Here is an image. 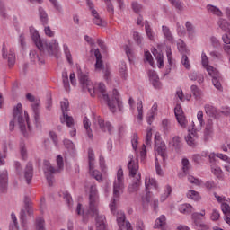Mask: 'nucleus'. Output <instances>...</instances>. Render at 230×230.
Returning <instances> with one entry per match:
<instances>
[{
    "label": "nucleus",
    "instance_id": "16",
    "mask_svg": "<svg viewBox=\"0 0 230 230\" xmlns=\"http://www.w3.org/2000/svg\"><path fill=\"white\" fill-rule=\"evenodd\" d=\"M23 174L27 184H30L31 179H33V164H31V163L27 164Z\"/></svg>",
    "mask_w": 230,
    "mask_h": 230
},
{
    "label": "nucleus",
    "instance_id": "30",
    "mask_svg": "<svg viewBox=\"0 0 230 230\" xmlns=\"http://www.w3.org/2000/svg\"><path fill=\"white\" fill-rule=\"evenodd\" d=\"M145 184L146 191H148L150 188H155L157 190V181L154 178H146Z\"/></svg>",
    "mask_w": 230,
    "mask_h": 230
},
{
    "label": "nucleus",
    "instance_id": "18",
    "mask_svg": "<svg viewBox=\"0 0 230 230\" xmlns=\"http://www.w3.org/2000/svg\"><path fill=\"white\" fill-rule=\"evenodd\" d=\"M207 11L208 12V13H211L212 15H216V17L224 16V13L222 12V10H220V8L213 4H208Z\"/></svg>",
    "mask_w": 230,
    "mask_h": 230
},
{
    "label": "nucleus",
    "instance_id": "19",
    "mask_svg": "<svg viewBox=\"0 0 230 230\" xmlns=\"http://www.w3.org/2000/svg\"><path fill=\"white\" fill-rule=\"evenodd\" d=\"M204 109H205L206 114L210 118H217V116H218V110H217L215 106L211 104H206L204 106Z\"/></svg>",
    "mask_w": 230,
    "mask_h": 230
},
{
    "label": "nucleus",
    "instance_id": "42",
    "mask_svg": "<svg viewBox=\"0 0 230 230\" xmlns=\"http://www.w3.org/2000/svg\"><path fill=\"white\" fill-rule=\"evenodd\" d=\"M137 119L139 121H143V101H138L137 103Z\"/></svg>",
    "mask_w": 230,
    "mask_h": 230
},
{
    "label": "nucleus",
    "instance_id": "9",
    "mask_svg": "<svg viewBox=\"0 0 230 230\" xmlns=\"http://www.w3.org/2000/svg\"><path fill=\"white\" fill-rule=\"evenodd\" d=\"M209 76L212 78V84L216 89L218 91H222V84H220V72L217 70V68L208 65V66L205 67Z\"/></svg>",
    "mask_w": 230,
    "mask_h": 230
},
{
    "label": "nucleus",
    "instance_id": "3",
    "mask_svg": "<svg viewBox=\"0 0 230 230\" xmlns=\"http://www.w3.org/2000/svg\"><path fill=\"white\" fill-rule=\"evenodd\" d=\"M125 188L123 169L119 168L117 172V179L113 183V199L110 203V209L112 215H117V224L119 229L125 226L127 230H134L130 222H125V213L123 211H116V203L119 199V195L123 193Z\"/></svg>",
    "mask_w": 230,
    "mask_h": 230
},
{
    "label": "nucleus",
    "instance_id": "4",
    "mask_svg": "<svg viewBox=\"0 0 230 230\" xmlns=\"http://www.w3.org/2000/svg\"><path fill=\"white\" fill-rule=\"evenodd\" d=\"M15 123H17L21 132H22L24 136H26L27 132H31L30 117H28V112H22V103H18L13 109V118L9 124L10 130H13V128H15Z\"/></svg>",
    "mask_w": 230,
    "mask_h": 230
},
{
    "label": "nucleus",
    "instance_id": "27",
    "mask_svg": "<svg viewBox=\"0 0 230 230\" xmlns=\"http://www.w3.org/2000/svg\"><path fill=\"white\" fill-rule=\"evenodd\" d=\"M83 125L86 130V134L90 139H93V130H91V122L87 117L84 118Z\"/></svg>",
    "mask_w": 230,
    "mask_h": 230
},
{
    "label": "nucleus",
    "instance_id": "20",
    "mask_svg": "<svg viewBox=\"0 0 230 230\" xmlns=\"http://www.w3.org/2000/svg\"><path fill=\"white\" fill-rule=\"evenodd\" d=\"M141 183V174H137L135 178L133 184L128 187V193H136L139 190V184Z\"/></svg>",
    "mask_w": 230,
    "mask_h": 230
},
{
    "label": "nucleus",
    "instance_id": "2",
    "mask_svg": "<svg viewBox=\"0 0 230 230\" xmlns=\"http://www.w3.org/2000/svg\"><path fill=\"white\" fill-rule=\"evenodd\" d=\"M75 212L79 217H83L84 222L89 220V215L95 217L96 230H107V217L103 215H98V189L96 185H92L89 195V208L87 212L84 210L82 204H77Z\"/></svg>",
    "mask_w": 230,
    "mask_h": 230
},
{
    "label": "nucleus",
    "instance_id": "54",
    "mask_svg": "<svg viewBox=\"0 0 230 230\" xmlns=\"http://www.w3.org/2000/svg\"><path fill=\"white\" fill-rule=\"evenodd\" d=\"M221 209L224 213V215H226V217H229L230 215V206L227 203H222L221 204Z\"/></svg>",
    "mask_w": 230,
    "mask_h": 230
},
{
    "label": "nucleus",
    "instance_id": "59",
    "mask_svg": "<svg viewBox=\"0 0 230 230\" xmlns=\"http://www.w3.org/2000/svg\"><path fill=\"white\" fill-rule=\"evenodd\" d=\"M63 143L67 150H75V144H73V141L65 139Z\"/></svg>",
    "mask_w": 230,
    "mask_h": 230
},
{
    "label": "nucleus",
    "instance_id": "61",
    "mask_svg": "<svg viewBox=\"0 0 230 230\" xmlns=\"http://www.w3.org/2000/svg\"><path fill=\"white\" fill-rule=\"evenodd\" d=\"M133 39L138 45L141 44V42H143V37L137 31L133 32Z\"/></svg>",
    "mask_w": 230,
    "mask_h": 230
},
{
    "label": "nucleus",
    "instance_id": "17",
    "mask_svg": "<svg viewBox=\"0 0 230 230\" xmlns=\"http://www.w3.org/2000/svg\"><path fill=\"white\" fill-rule=\"evenodd\" d=\"M197 119L199 121V125H195V122L192 121V130H201L202 126L204 125V112L202 111H198Z\"/></svg>",
    "mask_w": 230,
    "mask_h": 230
},
{
    "label": "nucleus",
    "instance_id": "31",
    "mask_svg": "<svg viewBox=\"0 0 230 230\" xmlns=\"http://www.w3.org/2000/svg\"><path fill=\"white\" fill-rule=\"evenodd\" d=\"M145 30H146V35L149 39V40H152V41L155 40V32H154L152 28L150 27V24L146 23Z\"/></svg>",
    "mask_w": 230,
    "mask_h": 230
},
{
    "label": "nucleus",
    "instance_id": "22",
    "mask_svg": "<svg viewBox=\"0 0 230 230\" xmlns=\"http://www.w3.org/2000/svg\"><path fill=\"white\" fill-rule=\"evenodd\" d=\"M162 32H163L164 39H166L169 42H173V34L172 33L170 27L163 25Z\"/></svg>",
    "mask_w": 230,
    "mask_h": 230
},
{
    "label": "nucleus",
    "instance_id": "26",
    "mask_svg": "<svg viewBox=\"0 0 230 230\" xmlns=\"http://www.w3.org/2000/svg\"><path fill=\"white\" fill-rule=\"evenodd\" d=\"M166 224V217L164 215H162L155 220L154 228L155 229H163L164 227V225Z\"/></svg>",
    "mask_w": 230,
    "mask_h": 230
},
{
    "label": "nucleus",
    "instance_id": "7",
    "mask_svg": "<svg viewBox=\"0 0 230 230\" xmlns=\"http://www.w3.org/2000/svg\"><path fill=\"white\" fill-rule=\"evenodd\" d=\"M8 152V147L4 145L2 149H0V166L5 164L4 159H6V154ZM6 186H8V171L4 169L0 171V193L6 190Z\"/></svg>",
    "mask_w": 230,
    "mask_h": 230
},
{
    "label": "nucleus",
    "instance_id": "23",
    "mask_svg": "<svg viewBox=\"0 0 230 230\" xmlns=\"http://www.w3.org/2000/svg\"><path fill=\"white\" fill-rule=\"evenodd\" d=\"M94 55L96 58L95 69L96 71H102V67H103V60H102V54L100 53V50L96 49Z\"/></svg>",
    "mask_w": 230,
    "mask_h": 230
},
{
    "label": "nucleus",
    "instance_id": "45",
    "mask_svg": "<svg viewBox=\"0 0 230 230\" xmlns=\"http://www.w3.org/2000/svg\"><path fill=\"white\" fill-rule=\"evenodd\" d=\"M162 127L165 134H168L172 130V123L168 119H164L162 121Z\"/></svg>",
    "mask_w": 230,
    "mask_h": 230
},
{
    "label": "nucleus",
    "instance_id": "13",
    "mask_svg": "<svg viewBox=\"0 0 230 230\" xmlns=\"http://www.w3.org/2000/svg\"><path fill=\"white\" fill-rule=\"evenodd\" d=\"M155 155L158 160L160 159V161H163V163H164V161H166V145L164 143H155Z\"/></svg>",
    "mask_w": 230,
    "mask_h": 230
},
{
    "label": "nucleus",
    "instance_id": "21",
    "mask_svg": "<svg viewBox=\"0 0 230 230\" xmlns=\"http://www.w3.org/2000/svg\"><path fill=\"white\" fill-rule=\"evenodd\" d=\"M62 82L65 90L66 93H69V91H71V85L69 84V75H67L66 69H64L62 72Z\"/></svg>",
    "mask_w": 230,
    "mask_h": 230
},
{
    "label": "nucleus",
    "instance_id": "1",
    "mask_svg": "<svg viewBox=\"0 0 230 230\" xmlns=\"http://www.w3.org/2000/svg\"><path fill=\"white\" fill-rule=\"evenodd\" d=\"M79 82L83 90L85 93H89L90 96L94 98L95 94H98L99 98L107 102L108 107L111 112H116L119 111H123V102H121V97L118 90L114 89L112 91L111 98H109L107 90L105 89V84L103 83H99L98 84H93L91 80H89V75L80 73L78 75Z\"/></svg>",
    "mask_w": 230,
    "mask_h": 230
},
{
    "label": "nucleus",
    "instance_id": "12",
    "mask_svg": "<svg viewBox=\"0 0 230 230\" xmlns=\"http://www.w3.org/2000/svg\"><path fill=\"white\" fill-rule=\"evenodd\" d=\"M6 51V44L4 43L2 47V57L4 60H7L9 67H13L15 65V52L13 49H10L8 53Z\"/></svg>",
    "mask_w": 230,
    "mask_h": 230
},
{
    "label": "nucleus",
    "instance_id": "39",
    "mask_svg": "<svg viewBox=\"0 0 230 230\" xmlns=\"http://www.w3.org/2000/svg\"><path fill=\"white\" fill-rule=\"evenodd\" d=\"M192 219H193L195 226H197V227H202L203 224H202V218L200 217V214H199L197 212L193 213Z\"/></svg>",
    "mask_w": 230,
    "mask_h": 230
},
{
    "label": "nucleus",
    "instance_id": "6",
    "mask_svg": "<svg viewBox=\"0 0 230 230\" xmlns=\"http://www.w3.org/2000/svg\"><path fill=\"white\" fill-rule=\"evenodd\" d=\"M56 161L58 169H55V167L49 162H45L44 164V173L49 186H53V173H57V172H60V170H64V157H62V155H58Z\"/></svg>",
    "mask_w": 230,
    "mask_h": 230
},
{
    "label": "nucleus",
    "instance_id": "43",
    "mask_svg": "<svg viewBox=\"0 0 230 230\" xmlns=\"http://www.w3.org/2000/svg\"><path fill=\"white\" fill-rule=\"evenodd\" d=\"M172 193V187L170 185L165 186L164 193L161 195L160 200L162 202H164L168 197H170V194Z\"/></svg>",
    "mask_w": 230,
    "mask_h": 230
},
{
    "label": "nucleus",
    "instance_id": "49",
    "mask_svg": "<svg viewBox=\"0 0 230 230\" xmlns=\"http://www.w3.org/2000/svg\"><path fill=\"white\" fill-rule=\"evenodd\" d=\"M181 164L184 173H188L190 168H191V165L190 164V160H188L187 158H183L181 161Z\"/></svg>",
    "mask_w": 230,
    "mask_h": 230
},
{
    "label": "nucleus",
    "instance_id": "51",
    "mask_svg": "<svg viewBox=\"0 0 230 230\" xmlns=\"http://www.w3.org/2000/svg\"><path fill=\"white\" fill-rule=\"evenodd\" d=\"M131 6L135 13H139L143 10V5L137 2H132Z\"/></svg>",
    "mask_w": 230,
    "mask_h": 230
},
{
    "label": "nucleus",
    "instance_id": "53",
    "mask_svg": "<svg viewBox=\"0 0 230 230\" xmlns=\"http://www.w3.org/2000/svg\"><path fill=\"white\" fill-rule=\"evenodd\" d=\"M181 64L184 66L185 69H190L191 67V65H190V59L186 55H183L181 58Z\"/></svg>",
    "mask_w": 230,
    "mask_h": 230
},
{
    "label": "nucleus",
    "instance_id": "60",
    "mask_svg": "<svg viewBox=\"0 0 230 230\" xmlns=\"http://www.w3.org/2000/svg\"><path fill=\"white\" fill-rule=\"evenodd\" d=\"M174 114L176 118L179 116H184V111H182V107H181V105H176V107L174 108Z\"/></svg>",
    "mask_w": 230,
    "mask_h": 230
},
{
    "label": "nucleus",
    "instance_id": "35",
    "mask_svg": "<svg viewBox=\"0 0 230 230\" xmlns=\"http://www.w3.org/2000/svg\"><path fill=\"white\" fill-rule=\"evenodd\" d=\"M63 50L68 64H70V66H73V57L71 56V50H69V47L67 46V44L63 45Z\"/></svg>",
    "mask_w": 230,
    "mask_h": 230
},
{
    "label": "nucleus",
    "instance_id": "38",
    "mask_svg": "<svg viewBox=\"0 0 230 230\" xmlns=\"http://www.w3.org/2000/svg\"><path fill=\"white\" fill-rule=\"evenodd\" d=\"M60 107L63 112V116H66V114H67V111H69V101L67 99L61 101Z\"/></svg>",
    "mask_w": 230,
    "mask_h": 230
},
{
    "label": "nucleus",
    "instance_id": "46",
    "mask_svg": "<svg viewBox=\"0 0 230 230\" xmlns=\"http://www.w3.org/2000/svg\"><path fill=\"white\" fill-rule=\"evenodd\" d=\"M36 230H46L45 222L42 217H38L36 219Z\"/></svg>",
    "mask_w": 230,
    "mask_h": 230
},
{
    "label": "nucleus",
    "instance_id": "57",
    "mask_svg": "<svg viewBox=\"0 0 230 230\" xmlns=\"http://www.w3.org/2000/svg\"><path fill=\"white\" fill-rule=\"evenodd\" d=\"M144 57L145 60L148 62L150 66H154V58H152L150 51H146Z\"/></svg>",
    "mask_w": 230,
    "mask_h": 230
},
{
    "label": "nucleus",
    "instance_id": "55",
    "mask_svg": "<svg viewBox=\"0 0 230 230\" xmlns=\"http://www.w3.org/2000/svg\"><path fill=\"white\" fill-rule=\"evenodd\" d=\"M217 157L218 159H221V161H224L227 164H230V158L226 155H224L222 153H217Z\"/></svg>",
    "mask_w": 230,
    "mask_h": 230
},
{
    "label": "nucleus",
    "instance_id": "28",
    "mask_svg": "<svg viewBox=\"0 0 230 230\" xmlns=\"http://www.w3.org/2000/svg\"><path fill=\"white\" fill-rule=\"evenodd\" d=\"M185 28L188 31V36L190 37V39H194L196 31L193 23H191L190 22H186Z\"/></svg>",
    "mask_w": 230,
    "mask_h": 230
},
{
    "label": "nucleus",
    "instance_id": "14",
    "mask_svg": "<svg viewBox=\"0 0 230 230\" xmlns=\"http://www.w3.org/2000/svg\"><path fill=\"white\" fill-rule=\"evenodd\" d=\"M147 75H148L149 80H150L153 87H155V89H161V87H163L161 81H159V75H157V72H155V70H149L147 72Z\"/></svg>",
    "mask_w": 230,
    "mask_h": 230
},
{
    "label": "nucleus",
    "instance_id": "47",
    "mask_svg": "<svg viewBox=\"0 0 230 230\" xmlns=\"http://www.w3.org/2000/svg\"><path fill=\"white\" fill-rule=\"evenodd\" d=\"M169 3L172 4L176 8V10H179L180 12H182L184 10V6L182 5V3H181V0H169Z\"/></svg>",
    "mask_w": 230,
    "mask_h": 230
},
{
    "label": "nucleus",
    "instance_id": "24",
    "mask_svg": "<svg viewBox=\"0 0 230 230\" xmlns=\"http://www.w3.org/2000/svg\"><path fill=\"white\" fill-rule=\"evenodd\" d=\"M189 78L192 82L198 81V84H202L204 82V75L199 74L197 72H190L189 74Z\"/></svg>",
    "mask_w": 230,
    "mask_h": 230
},
{
    "label": "nucleus",
    "instance_id": "50",
    "mask_svg": "<svg viewBox=\"0 0 230 230\" xmlns=\"http://www.w3.org/2000/svg\"><path fill=\"white\" fill-rule=\"evenodd\" d=\"M90 172L92 173V177H93V179H95L99 182L102 181V172H100V171L90 169Z\"/></svg>",
    "mask_w": 230,
    "mask_h": 230
},
{
    "label": "nucleus",
    "instance_id": "33",
    "mask_svg": "<svg viewBox=\"0 0 230 230\" xmlns=\"http://www.w3.org/2000/svg\"><path fill=\"white\" fill-rule=\"evenodd\" d=\"M24 208L29 217H31V215H33V208L31 207V200L28 197H25L24 199Z\"/></svg>",
    "mask_w": 230,
    "mask_h": 230
},
{
    "label": "nucleus",
    "instance_id": "63",
    "mask_svg": "<svg viewBox=\"0 0 230 230\" xmlns=\"http://www.w3.org/2000/svg\"><path fill=\"white\" fill-rule=\"evenodd\" d=\"M205 188H207V190H216L217 184L214 181H208L205 182Z\"/></svg>",
    "mask_w": 230,
    "mask_h": 230
},
{
    "label": "nucleus",
    "instance_id": "41",
    "mask_svg": "<svg viewBox=\"0 0 230 230\" xmlns=\"http://www.w3.org/2000/svg\"><path fill=\"white\" fill-rule=\"evenodd\" d=\"M188 199H191V200H200V194L195 190H189L187 192Z\"/></svg>",
    "mask_w": 230,
    "mask_h": 230
},
{
    "label": "nucleus",
    "instance_id": "29",
    "mask_svg": "<svg viewBox=\"0 0 230 230\" xmlns=\"http://www.w3.org/2000/svg\"><path fill=\"white\" fill-rule=\"evenodd\" d=\"M29 57L31 62H39L40 64H44V59L39 56L37 50H31Z\"/></svg>",
    "mask_w": 230,
    "mask_h": 230
},
{
    "label": "nucleus",
    "instance_id": "56",
    "mask_svg": "<svg viewBox=\"0 0 230 230\" xmlns=\"http://www.w3.org/2000/svg\"><path fill=\"white\" fill-rule=\"evenodd\" d=\"M188 181H189V182H190V184H195V186H200V184L202 182L200 180L194 178L191 175L188 176Z\"/></svg>",
    "mask_w": 230,
    "mask_h": 230
},
{
    "label": "nucleus",
    "instance_id": "44",
    "mask_svg": "<svg viewBox=\"0 0 230 230\" xmlns=\"http://www.w3.org/2000/svg\"><path fill=\"white\" fill-rule=\"evenodd\" d=\"M39 13L40 21L43 22V24H48V13H46V11H44L42 7H40Z\"/></svg>",
    "mask_w": 230,
    "mask_h": 230
},
{
    "label": "nucleus",
    "instance_id": "40",
    "mask_svg": "<svg viewBox=\"0 0 230 230\" xmlns=\"http://www.w3.org/2000/svg\"><path fill=\"white\" fill-rule=\"evenodd\" d=\"M88 159L90 170L94 169V151L93 149L88 150Z\"/></svg>",
    "mask_w": 230,
    "mask_h": 230
},
{
    "label": "nucleus",
    "instance_id": "8",
    "mask_svg": "<svg viewBox=\"0 0 230 230\" xmlns=\"http://www.w3.org/2000/svg\"><path fill=\"white\" fill-rule=\"evenodd\" d=\"M93 125L94 126V128H96V130L100 128V130H102V132H109V134H112L113 128L112 125H111V122H105V120H103L102 117L98 115H93Z\"/></svg>",
    "mask_w": 230,
    "mask_h": 230
},
{
    "label": "nucleus",
    "instance_id": "25",
    "mask_svg": "<svg viewBox=\"0 0 230 230\" xmlns=\"http://www.w3.org/2000/svg\"><path fill=\"white\" fill-rule=\"evenodd\" d=\"M180 213H183V215H190V213L193 212V207L188 203L182 204L179 207Z\"/></svg>",
    "mask_w": 230,
    "mask_h": 230
},
{
    "label": "nucleus",
    "instance_id": "15",
    "mask_svg": "<svg viewBox=\"0 0 230 230\" xmlns=\"http://www.w3.org/2000/svg\"><path fill=\"white\" fill-rule=\"evenodd\" d=\"M197 132H199V130L189 129V134L185 137V141L189 146H195V145H197Z\"/></svg>",
    "mask_w": 230,
    "mask_h": 230
},
{
    "label": "nucleus",
    "instance_id": "48",
    "mask_svg": "<svg viewBox=\"0 0 230 230\" xmlns=\"http://www.w3.org/2000/svg\"><path fill=\"white\" fill-rule=\"evenodd\" d=\"M176 119L179 125L182 127V128H186V127L188 126V120H186V117L184 115L176 117Z\"/></svg>",
    "mask_w": 230,
    "mask_h": 230
},
{
    "label": "nucleus",
    "instance_id": "11",
    "mask_svg": "<svg viewBox=\"0 0 230 230\" xmlns=\"http://www.w3.org/2000/svg\"><path fill=\"white\" fill-rule=\"evenodd\" d=\"M26 99L29 100V102H34L31 104V108L33 111L35 122L39 123V121H40V111L39 109V105H40V101L35 100V96H33L31 93H27Z\"/></svg>",
    "mask_w": 230,
    "mask_h": 230
},
{
    "label": "nucleus",
    "instance_id": "36",
    "mask_svg": "<svg viewBox=\"0 0 230 230\" xmlns=\"http://www.w3.org/2000/svg\"><path fill=\"white\" fill-rule=\"evenodd\" d=\"M64 121H66V126L69 127V128H71L75 125V120L73 119V117L67 115V113H65V115H63V119H61V123H64Z\"/></svg>",
    "mask_w": 230,
    "mask_h": 230
},
{
    "label": "nucleus",
    "instance_id": "37",
    "mask_svg": "<svg viewBox=\"0 0 230 230\" xmlns=\"http://www.w3.org/2000/svg\"><path fill=\"white\" fill-rule=\"evenodd\" d=\"M86 4L93 15V17H98L100 14L98 13V11L94 9V4L91 0H86Z\"/></svg>",
    "mask_w": 230,
    "mask_h": 230
},
{
    "label": "nucleus",
    "instance_id": "5",
    "mask_svg": "<svg viewBox=\"0 0 230 230\" xmlns=\"http://www.w3.org/2000/svg\"><path fill=\"white\" fill-rule=\"evenodd\" d=\"M31 37L35 46L40 52L47 51L49 55L53 57V55H57V53H58L60 50V46L58 45V41L57 40H52L48 43L46 40L40 39L39 31L34 29L31 30Z\"/></svg>",
    "mask_w": 230,
    "mask_h": 230
},
{
    "label": "nucleus",
    "instance_id": "32",
    "mask_svg": "<svg viewBox=\"0 0 230 230\" xmlns=\"http://www.w3.org/2000/svg\"><path fill=\"white\" fill-rule=\"evenodd\" d=\"M190 91L196 100H200L202 98V90L199 86L193 84L190 86Z\"/></svg>",
    "mask_w": 230,
    "mask_h": 230
},
{
    "label": "nucleus",
    "instance_id": "52",
    "mask_svg": "<svg viewBox=\"0 0 230 230\" xmlns=\"http://www.w3.org/2000/svg\"><path fill=\"white\" fill-rule=\"evenodd\" d=\"M145 145H146V146H152V129H149L146 132Z\"/></svg>",
    "mask_w": 230,
    "mask_h": 230
},
{
    "label": "nucleus",
    "instance_id": "64",
    "mask_svg": "<svg viewBox=\"0 0 230 230\" xmlns=\"http://www.w3.org/2000/svg\"><path fill=\"white\" fill-rule=\"evenodd\" d=\"M136 230H145V223L143 222V220H137Z\"/></svg>",
    "mask_w": 230,
    "mask_h": 230
},
{
    "label": "nucleus",
    "instance_id": "34",
    "mask_svg": "<svg viewBox=\"0 0 230 230\" xmlns=\"http://www.w3.org/2000/svg\"><path fill=\"white\" fill-rule=\"evenodd\" d=\"M211 172L217 179H223L224 172H222V169L219 166L211 165Z\"/></svg>",
    "mask_w": 230,
    "mask_h": 230
},
{
    "label": "nucleus",
    "instance_id": "62",
    "mask_svg": "<svg viewBox=\"0 0 230 230\" xmlns=\"http://www.w3.org/2000/svg\"><path fill=\"white\" fill-rule=\"evenodd\" d=\"M171 143L174 148H179V146H181V137L178 136L172 137V141Z\"/></svg>",
    "mask_w": 230,
    "mask_h": 230
},
{
    "label": "nucleus",
    "instance_id": "10",
    "mask_svg": "<svg viewBox=\"0 0 230 230\" xmlns=\"http://www.w3.org/2000/svg\"><path fill=\"white\" fill-rule=\"evenodd\" d=\"M128 170L129 177H135L136 179L137 175H141L139 172V162H137V160H134V155H132L128 156Z\"/></svg>",
    "mask_w": 230,
    "mask_h": 230
},
{
    "label": "nucleus",
    "instance_id": "58",
    "mask_svg": "<svg viewBox=\"0 0 230 230\" xmlns=\"http://www.w3.org/2000/svg\"><path fill=\"white\" fill-rule=\"evenodd\" d=\"M155 170H156V173L157 175H163V169L161 168V164L159 163V158L155 157Z\"/></svg>",
    "mask_w": 230,
    "mask_h": 230
}]
</instances>
